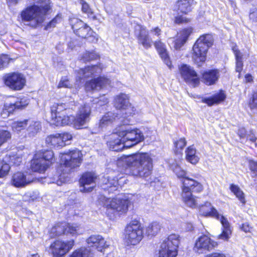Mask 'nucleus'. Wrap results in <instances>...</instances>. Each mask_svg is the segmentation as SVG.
I'll return each mask as SVG.
<instances>
[{"mask_svg": "<svg viewBox=\"0 0 257 257\" xmlns=\"http://www.w3.org/2000/svg\"><path fill=\"white\" fill-rule=\"evenodd\" d=\"M127 113H105L99 122V127L103 128L112 122L118 123L114 129L107 146L113 151H120L124 148L132 147L144 140L141 131L133 128L128 125L130 120Z\"/></svg>", "mask_w": 257, "mask_h": 257, "instance_id": "obj_1", "label": "nucleus"}, {"mask_svg": "<svg viewBox=\"0 0 257 257\" xmlns=\"http://www.w3.org/2000/svg\"><path fill=\"white\" fill-rule=\"evenodd\" d=\"M52 7L50 0H34L33 4L21 12L22 22L26 25L36 28L45 21L46 16Z\"/></svg>", "mask_w": 257, "mask_h": 257, "instance_id": "obj_2", "label": "nucleus"}, {"mask_svg": "<svg viewBox=\"0 0 257 257\" xmlns=\"http://www.w3.org/2000/svg\"><path fill=\"white\" fill-rule=\"evenodd\" d=\"M125 162L129 174L141 178H147L152 172L153 160L148 153H137L127 156Z\"/></svg>", "mask_w": 257, "mask_h": 257, "instance_id": "obj_3", "label": "nucleus"}, {"mask_svg": "<svg viewBox=\"0 0 257 257\" xmlns=\"http://www.w3.org/2000/svg\"><path fill=\"white\" fill-rule=\"evenodd\" d=\"M60 171L62 173L57 181L58 185L68 181V175L78 168L82 162V154L78 150L60 153Z\"/></svg>", "mask_w": 257, "mask_h": 257, "instance_id": "obj_4", "label": "nucleus"}, {"mask_svg": "<svg viewBox=\"0 0 257 257\" xmlns=\"http://www.w3.org/2000/svg\"><path fill=\"white\" fill-rule=\"evenodd\" d=\"M89 113H76L66 115L65 113H49L48 122L51 125H72L76 129L82 128L89 118Z\"/></svg>", "mask_w": 257, "mask_h": 257, "instance_id": "obj_5", "label": "nucleus"}, {"mask_svg": "<svg viewBox=\"0 0 257 257\" xmlns=\"http://www.w3.org/2000/svg\"><path fill=\"white\" fill-rule=\"evenodd\" d=\"M181 197L183 202L188 207L198 206L197 198L192 192L201 193L204 189L203 185L193 179L186 178L182 182Z\"/></svg>", "mask_w": 257, "mask_h": 257, "instance_id": "obj_6", "label": "nucleus"}, {"mask_svg": "<svg viewBox=\"0 0 257 257\" xmlns=\"http://www.w3.org/2000/svg\"><path fill=\"white\" fill-rule=\"evenodd\" d=\"M200 214L205 216H211L219 220L222 224V233L219 235L218 238L223 240H228L232 233L230 225L227 218L219 214L217 210L214 208L210 202H206L204 204L198 205Z\"/></svg>", "mask_w": 257, "mask_h": 257, "instance_id": "obj_7", "label": "nucleus"}, {"mask_svg": "<svg viewBox=\"0 0 257 257\" xmlns=\"http://www.w3.org/2000/svg\"><path fill=\"white\" fill-rule=\"evenodd\" d=\"M99 200V202L106 208V213L110 219H113L116 215L125 213L127 210L129 201L127 199L120 197L108 198L101 196Z\"/></svg>", "mask_w": 257, "mask_h": 257, "instance_id": "obj_8", "label": "nucleus"}, {"mask_svg": "<svg viewBox=\"0 0 257 257\" xmlns=\"http://www.w3.org/2000/svg\"><path fill=\"white\" fill-rule=\"evenodd\" d=\"M213 41L212 36L206 34L201 36L194 44L192 50V58L198 65L206 61L208 49L212 45Z\"/></svg>", "mask_w": 257, "mask_h": 257, "instance_id": "obj_9", "label": "nucleus"}, {"mask_svg": "<svg viewBox=\"0 0 257 257\" xmlns=\"http://www.w3.org/2000/svg\"><path fill=\"white\" fill-rule=\"evenodd\" d=\"M69 24L74 33L78 36L89 39L92 42L97 41V36L91 28L80 19L72 17L69 18Z\"/></svg>", "mask_w": 257, "mask_h": 257, "instance_id": "obj_10", "label": "nucleus"}, {"mask_svg": "<svg viewBox=\"0 0 257 257\" xmlns=\"http://www.w3.org/2000/svg\"><path fill=\"white\" fill-rule=\"evenodd\" d=\"M179 243V235L176 234H170L161 243L158 257H176Z\"/></svg>", "mask_w": 257, "mask_h": 257, "instance_id": "obj_11", "label": "nucleus"}, {"mask_svg": "<svg viewBox=\"0 0 257 257\" xmlns=\"http://www.w3.org/2000/svg\"><path fill=\"white\" fill-rule=\"evenodd\" d=\"M125 237L128 244L136 245L143 237V228L141 224L137 221L130 223L125 230Z\"/></svg>", "mask_w": 257, "mask_h": 257, "instance_id": "obj_12", "label": "nucleus"}, {"mask_svg": "<svg viewBox=\"0 0 257 257\" xmlns=\"http://www.w3.org/2000/svg\"><path fill=\"white\" fill-rule=\"evenodd\" d=\"M4 81L7 86L15 90L22 89L26 83L25 76L18 72L10 73L6 74L4 77Z\"/></svg>", "mask_w": 257, "mask_h": 257, "instance_id": "obj_13", "label": "nucleus"}, {"mask_svg": "<svg viewBox=\"0 0 257 257\" xmlns=\"http://www.w3.org/2000/svg\"><path fill=\"white\" fill-rule=\"evenodd\" d=\"M74 245V240L66 242L57 240L51 244L50 249L53 257H63L72 248Z\"/></svg>", "mask_w": 257, "mask_h": 257, "instance_id": "obj_14", "label": "nucleus"}, {"mask_svg": "<svg viewBox=\"0 0 257 257\" xmlns=\"http://www.w3.org/2000/svg\"><path fill=\"white\" fill-rule=\"evenodd\" d=\"M217 245V243L206 235L198 237L195 241L193 250L199 253L209 251Z\"/></svg>", "mask_w": 257, "mask_h": 257, "instance_id": "obj_15", "label": "nucleus"}, {"mask_svg": "<svg viewBox=\"0 0 257 257\" xmlns=\"http://www.w3.org/2000/svg\"><path fill=\"white\" fill-rule=\"evenodd\" d=\"M97 176L94 172H85L80 179V191L82 192H90L96 186Z\"/></svg>", "mask_w": 257, "mask_h": 257, "instance_id": "obj_16", "label": "nucleus"}, {"mask_svg": "<svg viewBox=\"0 0 257 257\" xmlns=\"http://www.w3.org/2000/svg\"><path fill=\"white\" fill-rule=\"evenodd\" d=\"M179 72L182 78L188 84L195 86L199 82V79L196 72L190 66L182 64L180 66Z\"/></svg>", "mask_w": 257, "mask_h": 257, "instance_id": "obj_17", "label": "nucleus"}, {"mask_svg": "<svg viewBox=\"0 0 257 257\" xmlns=\"http://www.w3.org/2000/svg\"><path fill=\"white\" fill-rule=\"evenodd\" d=\"M117 172L111 171L104 175L100 179L101 187L104 190H107L109 192L116 190L118 188Z\"/></svg>", "mask_w": 257, "mask_h": 257, "instance_id": "obj_18", "label": "nucleus"}, {"mask_svg": "<svg viewBox=\"0 0 257 257\" xmlns=\"http://www.w3.org/2000/svg\"><path fill=\"white\" fill-rule=\"evenodd\" d=\"M130 96L125 93H120L114 98V106L118 110L136 111L135 108L130 102Z\"/></svg>", "mask_w": 257, "mask_h": 257, "instance_id": "obj_19", "label": "nucleus"}, {"mask_svg": "<svg viewBox=\"0 0 257 257\" xmlns=\"http://www.w3.org/2000/svg\"><path fill=\"white\" fill-rule=\"evenodd\" d=\"M111 86V81L109 79L105 77H99L87 81L85 88L86 91L98 90Z\"/></svg>", "mask_w": 257, "mask_h": 257, "instance_id": "obj_20", "label": "nucleus"}, {"mask_svg": "<svg viewBox=\"0 0 257 257\" xmlns=\"http://www.w3.org/2000/svg\"><path fill=\"white\" fill-rule=\"evenodd\" d=\"M33 180V176L29 174L28 172H17L13 176L11 182L15 187H23L32 182Z\"/></svg>", "mask_w": 257, "mask_h": 257, "instance_id": "obj_21", "label": "nucleus"}, {"mask_svg": "<svg viewBox=\"0 0 257 257\" xmlns=\"http://www.w3.org/2000/svg\"><path fill=\"white\" fill-rule=\"evenodd\" d=\"M86 242L90 246L95 247L99 251H102L103 249L109 246L104 238L99 234L91 235L86 239Z\"/></svg>", "mask_w": 257, "mask_h": 257, "instance_id": "obj_22", "label": "nucleus"}, {"mask_svg": "<svg viewBox=\"0 0 257 257\" xmlns=\"http://www.w3.org/2000/svg\"><path fill=\"white\" fill-rule=\"evenodd\" d=\"M102 70L101 64L96 65L88 66L84 69H81L78 71V77L79 79L94 77L100 74Z\"/></svg>", "mask_w": 257, "mask_h": 257, "instance_id": "obj_23", "label": "nucleus"}, {"mask_svg": "<svg viewBox=\"0 0 257 257\" xmlns=\"http://www.w3.org/2000/svg\"><path fill=\"white\" fill-rule=\"evenodd\" d=\"M135 35L138 37V41L146 49L150 48L152 46V41L149 38L147 30L140 25L137 26L135 30Z\"/></svg>", "mask_w": 257, "mask_h": 257, "instance_id": "obj_24", "label": "nucleus"}, {"mask_svg": "<svg viewBox=\"0 0 257 257\" xmlns=\"http://www.w3.org/2000/svg\"><path fill=\"white\" fill-rule=\"evenodd\" d=\"M192 32V29L187 28L180 32L174 42V47L176 50H179L187 42L188 38Z\"/></svg>", "mask_w": 257, "mask_h": 257, "instance_id": "obj_25", "label": "nucleus"}, {"mask_svg": "<svg viewBox=\"0 0 257 257\" xmlns=\"http://www.w3.org/2000/svg\"><path fill=\"white\" fill-rule=\"evenodd\" d=\"M195 3L194 0H178L174 6V10L178 13L186 14L191 11Z\"/></svg>", "mask_w": 257, "mask_h": 257, "instance_id": "obj_26", "label": "nucleus"}, {"mask_svg": "<svg viewBox=\"0 0 257 257\" xmlns=\"http://www.w3.org/2000/svg\"><path fill=\"white\" fill-rule=\"evenodd\" d=\"M39 156L36 154L35 155L31 161V168L33 171L42 173L45 172L48 167L47 165L44 164L45 161L42 160Z\"/></svg>", "mask_w": 257, "mask_h": 257, "instance_id": "obj_27", "label": "nucleus"}, {"mask_svg": "<svg viewBox=\"0 0 257 257\" xmlns=\"http://www.w3.org/2000/svg\"><path fill=\"white\" fill-rule=\"evenodd\" d=\"M219 77L217 70L207 71L203 73L202 78L204 83L208 85L214 84Z\"/></svg>", "mask_w": 257, "mask_h": 257, "instance_id": "obj_28", "label": "nucleus"}, {"mask_svg": "<svg viewBox=\"0 0 257 257\" xmlns=\"http://www.w3.org/2000/svg\"><path fill=\"white\" fill-rule=\"evenodd\" d=\"M46 143L49 146L57 148H62L65 146V144L63 143L61 140L60 134L51 135L48 136L46 138Z\"/></svg>", "mask_w": 257, "mask_h": 257, "instance_id": "obj_29", "label": "nucleus"}, {"mask_svg": "<svg viewBox=\"0 0 257 257\" xmlns=\"http://www.w3.org/2000/svg\"><path fill=\"white\" fill-rule=\"evenodd\" d=\"M225 98V95L224 92L222 91H220L219 93L214 94L212 96L204 98L203 101L208 105H212L222 102Z\"/></svg>", "mask_w": 257, "mask_h": 257, "instance_id": "obj_30", "label": "nucleus"}, {"mask_svg": "<svg viewBox=\"0 0 257 257\" xmlns=\"http://www.w3.org/2000/svg\"><path fill=\"white\" fill-rule=\"evenodd\" d=\"M186 160L192 164H196L199 160L196 154V150L193 146L187 148L185 151Z\"/></svg>", "mask_w": 257, "mask_h": 257, "instance_id": "obj_31", "label": "nucleus"}, {"mask_svg": "<svg viewBox=\"0 0 257 257\" xmlns=\"http://www.w3.org/2000/svg\"><path fill=\"white\" fill-rule=\"evenodd\" d=\"M93 252L89 247H81L73 252L70 257H93Z\"/></svg>", "mask_w": 257, "mask_h": 257, "instance_id": "obj_32", "label": "nucleus"}, {"mask_svg": "<svg viewBox=\"0 0 257 257\" xmlns=\"http://www.w3.org/2000/svg\"><path fill=\"white\" fill-rule=\"evenodd\" d=\"M229 189L241 203L243 204L245 203V194L238 185L231 184L230 185Z\"/></svg>", "mask_w": 257, "mask_h": 257, "instance_id": "obj_33", "label": "nucleus"}, {"mask_svg": "<svg viewBox=\"0 0 257 257\" xmlns=\"http://www.w3.org/2000/svg\"><path fill=\"white\" fill-rule=\"evenodd\" d=\"M37 155L39 156L42 160H44V164L47 165V167L51 164L53 161L54 159V153L51 150H46L45 151L40 152L36 154Z\"/></svg>", "mask_w": 257, "mask_h": 257, "instance_id": "obj_34", "label": "nucleus"}, {"mask_svg": "<svg viewBox=\"0 0 257 257\" xmlns=\"http://www.w3.org/2000/svg\"><path fill=\"white\" fill-rule=\"evenodd\" d=\"M232 51L234 54L236 59V71L239 72L238 77H240V72L242 70L243 62L242 60V54L238 50L236 46L233 47Z\"/></svg>", "mask_w": 257, "mask_h": 257, "instance_id": "obj_35", "label": "nucleus"}, {"mask_svg": "<svg viewBox=\"0 0 257 257\" xmlns=\"http://www.w3.org/2000/svg\"><path fill=\"white\" fill-rule=\"evenodd\" d=\"M161 227L159 223L153 222L146 227L145 233L148 236H154L160 230Z\"/></svg>", "mask_w": 257, "mask_h": 257, "instance_id": "obj_36", "label": "nucleus"}, {"mask_svg": "<svg viewBox=\"0 0 257 257\" xmlns=\"http://www.w3.org/2000/svg\"><path fill=\"white\" fill-rule=\"evenodd\" d=\"M66 222L57 224L51 228L50 234L51 237L59 236L66 233Z\"/></svg>", "mask_w": 257, "mask_h": 257, "instance_id": "obj_37", "label": "nucleus"}, {"mask_svg": "<svg viewBox=\"0 0 257 257\" xmlns=\"http://www.w3.org/2000/svg\"><path fill=\"white\" fill-rule=\"evenodd\" d=\"M66 234H70L72 235H77L82 234V230L79 225L77 224H71L66 223Z\"/></svg>", "mask_w": 257, "mask_h": 257, "instance_id": "obj_38", "label": "nucleus"}, {"mask_svg": "<svg viewBox=\"0 0 257 257\" xmlns=\"http://www.w3.org/2000/svg\"><path fill=\"white\" fill-rule=\"evenodd\" d=\"M28 123L29 125L27 131L31 136L35 135L41 129V124L39 121L28 120Z\"/></svg>", "mask_w": 257, "mask_h": 257, "instance_id": "obj_39", "label": "nucleus"}, {"mask_svg": "<svg viewBox=\"0 0 257 257\" xmlns=\"http://www.w3.org/2000/svg\"><path fill=\"white\" fill-rule=\"evenodd\" d=\"M170 167L178 178H184L182 181L187 178L185 171L180 168L178 163H170Z\"/></svg>", "mask_w": 257, "mask_h": 257, "instance_id": "obj_40", "label": "nucleus"}, {"mask_svg": "<svg viewBox=\"0 0 257 257\" xmlns=\"http://www.w3.org/2000/svg\"><path fill=\"white\" fill-rule=\"evenodd\" d=\"M7 157H5L2 161L0 160V177L6 176L10 171V166L7 162Z\"/></svg>", "mask_w": 257, "mask_h": 257, "instance_id": "obj_41", "label": "nucleus"}, {"mask_svg": "<svg viewBox=\"0 0 257 257\" xmlns=\"http://www.w3.org/2000/svg\"><path fill=\"white\" fill-rule=\"evenodd\" d=\"M28 123V120L15 122L13 124V130L15 132H20L25 129Z\"/></svg>", "mask_w": 257, "mask_h": 257, "instance_id": "obj_42", "label": "nucleus"}, {"mask_svg": "<svg viewBox=\"0 0 257 257\" xmlns=\"http://www.w3.org/2000/svg\"><path fill=\"white\" fill-rule=\"evenodd\" d=\"M11 138V133L6 130L0 129V147Z\"/></svg>", "mask_w": 257, "mask_h": 257, "instance_id": "obj_43", "label": "nucleus"}, {"mask_svg": "<svg viewBox=\"0 0 257 257\" xmlns=\"http://www.w3.org/2000/svg\"><path fill=\"white\" fill-rule=\"evenodd\" d=\"M159 55L163 62L168 66L169 69H171L172 68V65L170 60V57L169 56L168 51L167 50L165 52H161V53H159Z\"/></svg>", "mask_w": 257, "mask_h": 257, "instance_id": "obj_44", "label": "nucleus"}, {"mask_svg": "<svg viewBox=\"0 0 257 257\" xmlns=\"http://www.w3.org/2000/svg\"><path fill=\"white\" fill-rule=\"evenodd\" d=\"M5 157H7L8 161L7 162H10L14 165L18 166L22 162V158L16 155H11V154H7Z\"/></svg>", "mask_w": 257, "mask_h": 257, "instance_id": "obj_45", "label": "nucleus"}, {"mask_svg": "<svg viewBox=\"0 0 257 257\" xmlns=\"http://www.w3.org/2000/svg\"><path fill=\"white\" fill-rule=\"evenodd\" d=\"M98 57V55L94 51L86 52L82 57V59L84 61H89L92 60L96 59Z\"/></svg>", "mask_w": 257, "mask_h": 257, "instance_id": "obj_46", "label": "nucleus"}, {"mask_svg": "<svg viewBox=\"0 0 257 257\" xmlns=\"http://www.w3.org/2000/svg\"><path fill=\"white\" fill-rule=\"evenodd\" d=\"M11 59L8 55L2 54L0 55V70L7 67L11 61Z\"/></svg>", "mask_w": 257, "mask_h": 257, "instance_id": "obj_47", "label": "nucleus"}, {"mask_svg": "<svg viewBox=\"0 0 257 257\" xmlns=\"http://www.w3.org/2000/svg\"><path fill=\"white\" fill-rule=\"evenodd\" d=\"M62 21V16L61 14H58L49 24L46 26L45 29H48L54 27L57 24L60 23Z\"/></svg>", "mask_w": 257, "mask_h": 257, "instance_id": "obj_48", "label": "nucleus"}, {"mask_svg": "<svg viewBox=\"0 0 257 257\" xmlns=\"http://www.w3.org/2000/svg\"><path fill=\"white\" fill-rule=\"evenodd\" d=\"M186 141L185 138H181L178 141L174 142V146L176 152H180L186 145Z\"/></svg>", "mask_w": 257, "mask_h": 257, "instance_id": "obj_49", "label": "nucleus"}, {"mask_svg": "<svg viewBox=\"0 0 257 257\" xmlns=\"http://www.w3.org/2000/svg\"><path fill=\"white\" fill-rule=\"evenodd\" d=\"M80 4L82 6V11L83 13L87 14L88 16H90L93 14V12L89 7V5L84 0H80Z\"/></svg>", "mask_w": 257, "mask_h": 257, "instance_id": "obj_50", "label": "nucleus"}, {"mask_svg": "<svg viewBox=\"0 0 257 257\" xmlns=\"http://www.w3.org/2000/svg\"><path fill=\"white\" fill-rule=\"evenodd\" d=\"M154 46L158 53V54L161 52L167 51L166 47L165 44H164L160 40L157 41L154 43Z\"/></svg>", "mask_w": 257, "mask_h": 257, "instance_id": "obj_51", "label": "nucleus"}, {"mask_svg": "<svg viewBox=\"0 0 257 257\" xmlns=\"http://www.w3.org/2000/svg\"><path fill=\"white\" fill-rule=\"evenodd\" d=\"M248 164L252 176H257V162L250 160H249Z\"/></svg>", "mask_w": 257, "mask_h": 257, "instance_id": "obj_52", "label": "nucleus"}, {"mask_svg": "<svg viewBox=\"0 0 257 257\" xmlns=\"http://www.w3.org/2000/svg\"><path fill=\"white\" fill-rule=\"evenodd\" d=\"M247 139H248L251 143L252 146L251 148H256L257 147V143L256 141L257 140L256 137L254 136V134L252 131H250L249 134H247L246 137Z\"/></svg>", "mask_w": 257, "mask_h": 257, "instance_id": "obj_53", "label": "nucleus"}, {"mask_svg": "<svg viewBox=\"0 0 257 257\" xmlns=\"http://www.w3.org/2000/svg\"><path fill=\"white\" fill-rule=\"evenodd\" d=\"M26 104H22V101L19 102H16L15 103H8L7 102L6 104L5 105V106L6 108H12V110H13L14 109L16 108H19L21 107H24L26 106Z\"/></svg>", "mask_w": 257, "mask_h": 257, "instance_id": "obj_54", "label": "nucleus"}, {"mask_svg": "<svg viewBox=\"0 0 257 257\" xmlns=\"http://www.w3.org/2000/svg\"><path fill=\"white\" fill-rule=\"evenodd\" d=\"M71 84L70 83L69 80L67 77H62L59 83L58 87H70Z\"/></svg>", "mask_w": 257, "mask_h": 257, "instance_id": "obj_55", "label": "nucleus"}, {"mask_svg": "<svg viewBox=\"0 0 257 257\" xmlns=\"http://www.w3.org/2000/svg\"><path fill=\"white\" fill-rule=\"evenodd\" d=\"M60 134L62 141L65 144L67 141H70L72 139V135L69 133L65 132Z\"/></svg>", "mask_w": 257, "mask_h": 257, "instance_id": "obj_56", "label": "nucleus"}, {"mask_svg": "<svg viewBox=\"0 0 257 257\" xmlns=\"http://www.w3.org/2000/svg\"><path fill=\"white\" fill-rule=\"evenodd\" d=\"M249 106L251 109L257 108V92L252 96V98L249 102Z\"/></svg>", "mask_w": 257, "mask_h": 257, "instance_id": "obj_57", "label": "nucleus"}, {"mask_svg": "<svg viewBox=\"0 0 257 257\" xmlns=\"http://www.w3.org/2000/svg\"><path fill=\"white\" fill-rule=\"evenodd\" d=\"M95 102L97 103L99 105L102 106L108 103V99L104 96H101L99 99H96Z\"/></svg>", "mask_w": 257, "mask_h": 257, "instance_id": "obj_58", "label": "nucleus"}, {"mask_svg": "<svg viewBox=\"0 0 257 257\" xmlns=\"http://www.w3.org/2000/svg\"><path fill=\"white\" fill-rule=\"evenodd\" d=\"M237 135L240 139L244 138L247 136V131L243 127H240L237 132Z\"/></svg>", "mask_w": 257, "mask_h": 257, "instance_id": "obj_59", "label": "nucleus"}, {"mask_svg": "<svg viewBox=\"0 0 257 257\" xmlns=\"http://www.w3.org/2000/svg\"><path fill=\"white\" fill-rule=\"evenodd\" d=\"M206 257H226V256L222 252H215L207 255Z\"/></svg>", "mask_w": 257, "mask_h": 257, "instance_id": "obj_60", "label": "nucleus"}, {"mask_svg": "<svg viewBox=\"0 0 257 257\" xmlns=\"http://www.w3.org/2000/svg\"><path fill=\"white\" fill-rule=\"evenodd\" d=\"M188 21V19L185 17L178 16L175 19V22L177 23H186Z\"/></svg>", "mask_w": 257, "mask_h": 257, "instance_id": "obj_61", "label": "nucleus"}, {"mask_svg": "<svg viewBox=\"0 0 257 257\" xmlns=\"http://www.w3.org/2000/svg\"><path fill=\"white\" fill-rule=\"evenodd\" d=\"M161 30L158 27H155L151 30V33L153 35L159 36L161 34Z\"/></svg>", "mask_w": 257, "mask_h": 257, "instance_id": "obj_62", "label": "nucleus"}, {"mask_svg": "<svg viewBox=\"0 0 257 257\" xmlns=\"http://www.w3.org/2000/svg\"><path fill=\"white\" fill-rule=\"evenodd\" d=\"M241 229L245 232H249L250 227L249 225L247 223L243 224L241 227Z\"/></svg>", "mask_w": 257, "mask_h": 257, "instance_id": "obj_63", "label": "nucleus"}, {"mask_svg": "<svg viewBox=\"0 0 257 257\" xmlns=\"http://www.w3.org/2000/svg\"><path fill=\"white\" fill-rule=\"evenodd\" d=\"M245 79L246 82H250L252 80V76L249 74L245 75Z\"/></svg>", "mask_w": 257, "mask_h": 257, "instance_id": "obj_64", "label": "nucleus"}]
</instances>
